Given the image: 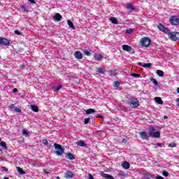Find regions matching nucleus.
I'll return each instance as SVG.
<instances>
[{"label":"nucleus","instance_id":"f257e3e1","mask_svg":"<svg viewBox=\"0 0 179 179\" xmlns=\"http://www.w3.org/2000/svg\"><path fill=\"white\" fill-rule=\"evenodd\" d=\"M156 131V129H154L153 127H150L149 129V136H151L152 138H160V131Z\"/></svg>","mask_w":179,"mask_h":179},{"label":"nucleus","instance_id":"f03ea898","mask_svg":"<svg viewBox=\"0 0 179 179\" xmlns=\"http://www.w3.org/2000/svg\"><path fill=\"white\" fill-rule=\"evenodd\" d=\"M169 38L171 40V41H178L179 40V32H169L168 34Z\"/></svg>","mask_w":179,"mask_h":179},{"label":"nucleus","instance_id":"7ed1b4c3","mask_svg":"<svg viewBox=\"0 0 179 179\" xmlns=\"http://www.w3.org/2000/svg\"><path fill=\"white\" fill-rule=\"evenodd\" d=\"M140 45L141 47H149L150 45V38L148 37L142 38L140 40Z\"/></svg>","mask_w":179,"mask_h":179},{"label":"nucleus","instance_id":"20e7f679","mask_svg":"<svg viewBox=\"0 0 179 179\" xmlns=\"http://www.w3.org/2000/svg\"><path fill=\"white\" fill-rule=\"evenodd\" d=\"M129 104L131 107H133V108H136L139 107V101L136 98H131L129 99Z\"/></svg>","mask_w":179,"mask_h":179},{"label":"nucleus","instance_id":"39448f33","mask_svg":"<svg viewBox=\"0 0 179 179\" xmlns=\"http://www.w3.org/2000/svg\"><path fill=\"white\" fill-rule=\"evenodd\" d=\"M54 146L56 149V154L57 156H62V154L64 153V148H62V146L59 144L55 143Z\"/></svg>","mask_w":179,"mask_h":179},{"label":"nucleus","instance_id":"423d86ee","mask_svg":"<svg viewBox=\"0 0 179 179\" xmlns=\"http://www.w3.org/2000/svg\"><path fill=\"white\" fill-rule=\"evenodd\" d=\"M169 22L173 26H178V24H179V18L177 16H172Z\"/></svg>","mask_w":179,"mask_h":179},{"label":"nucleus","instance_id":"0eeeda50","mask_svg":"<svg viewBox=\"0 0 179 179\" xmlns=\"http://www.w3.org/2000/svg\"><path fill=\"white\" fill-rule=\"evenodd\" d=\"M158 29L161 31H163V33H165V34H169L170 29H169L168 28H166V27H164V25L159 24L157 26Z\"/></svg>","mask_w":179,"mask_h":179},{"label":"nucleus","instance_id":"6e6552de","mask_svg":"<svg viewBox=\"0 0 179 179\" xmlns=\"http://www.w3.org/2000/svg\"><path fill=\"white\" fill-rule=\"evenodd\" d=\"M53 20H55V22H61V20H62V16L61 15V14L57 13L53 15Z\"/></svg>","mask_w":179,"mask_h":179},{"label":"nucleus","instance_id":"1a4fd4ad","mask_svg":"<svg viewBox=\"0 0 179 179\" xmlns=\"http://www.w3.org/2000/svg\"><path fill=\"white\" fill-rule=\"evenodd\" d=\"M1 44H3L4 45H9V44H10V42L9 41V40H8L6 38L0 37V45Z\"/></svg>","mask_w":179,"mask_h":179},{"label":"nucleus","instance_id":"9d476101","mask_svg":"<svg viewBox=\"0 0 179 179\" xmlns=\"http://www.w3.org/2000/svg\"><path fill=\"white\" fill-rule=\"evenodd\" d=\"M65 178L69 179V178H73L75 177V173H73L72 171H67L64 175Z\"/></svg>","mask_w":179,"mask_h":179},{"label":"nucleus","instance_id":"9b49d317","mask_svg":"<svg viewBox=\"0 0 179 179\" xmlns=\"http://www.w3.org/2000/svg\"><path fill=\"white\" fill-rule=\"evenodd\" d=\"M122 48L123 51H127V52H129L132 50V47L128 45H123L122 46Z\"/></svg>","mask_w":179,"mask_h":179},{"label":"nucleus","instance_id":"f8f14e48","mask_svg":"<svg viewBox=\"0 0 179 179\" xmlns=\"http://www.w3.org/2000/svg\"><path fill=\"white\" fill-rule=\"evenodd\" d=\"M74 57H76L78 59H82L83 58V55L80 51H77L74 53Z\"/></svg>","mask_w":179,"mask_h":179},{"label":"nucleus","instance_id":"ddd939ff","mask_svg":"<svg viewBox=\"0 0 179 179\" xmlns=\"http://www.w3.org/2000/svg\"><path fill=\"white\" fill-rule=\"evenodd\" d=\"M122 166L123 169H124L125 170H128V169H129L131 167V165L129 164V162H124Z\"/></svg>","mask_w":179,"mask_h":179},{"label":"nucleus","instance_id":"4468645a","mask_svg":"<svg viewBox=\"0 0 179 179\" xmlns=\"http://www.w3.org/2000/svg\"><path fill=\"white\" fill-rule=\"evenodd\" d=\"M67 23H68V25L69 26V27L71 29H72L73 30H75L76 29V27H75V25H73V22H72V21H71V20H68Z\"/></svg>","mask_w":179,"mask_h":179},{"label":"nucleus","instance_id":"2eb2a0df","mask_svg":"<svg viewBox=\"0 0 179 179\" xmlns=\"http://www.w3.org/2000/svg\"><path fill=\"white\" fill-rule=\"evenodd\" d=\"M101 177L106 179H114V177L111 176V175L107 173H102Z\"/></svg>","mask_w":179,"mask_h":179},{"label":"nucleus","instance_id":"dca6fc26","mask_svg":"<svg viewBox=\"0 0 179 179\" xmlns=\"http://www.w3.org/2000/svg\"><path fill=\"white\" fill-rule=\"evenodd\" d=\"M78 146H80L81 148H85L86 146V144L85 143V141H79L76 143Z\"/></svg>","mask_w":179,"mask_h":179},{"label":"nucleus","instance_id":"f3484780","mask_svg":"<svg viewBox=\"0 0 179 179\" xmlns=\"http://www.w3.org/2000/svg\"><path fill=\"white\" fill-rule=\"evenodd\" d=\"M96 72L97 73H99V75H103V73L106 72V69L98 68Z\"/></svg>","mask_w":179,"mask_h":179},{"label":"nucleus","instance_id":"a211bd4d","mask_svg":"<svg viewBox=\"0 0 179 179\" xmlns=\"http://www.w3.org/2000/svg\"><path fill=\"white\" fill-rule=\"evenodd\" d=\"M31 110L34 111V113H38V106L36 105H31Z\"/></svg>","mask_w":179,"mask_h":179},{"label":"nucleus","instance_id":"6ab92c4d","mask_svg":"<svg viewBox=\"0 0 179 179\" xmlns=\"http://www.w3.org/2000/svg\"><path fill=\"white\" fill-rule=\"evenodd\" d=\"M140 134L143 139H148L149 138V136H148V134H146L145 131L141 132Z\"/></svg>","mask_w":179,"mask_h":179},{"label":"nucleus","instance_id":"aec40b11","mask_svg":"<svg viewBox=\"0 0 179 179\" xmlns=\"http://www.w3.org/2000/svg\"><path fill=\"white\" fill-rule=\"evenodd\" d=\"M94 58L97 59V61H100L101 59H103V55L99 53H95Z\"/></svg>","mask_w":179,"mask_h":179},{"label":"nucleus","instance_id":"412c9836","mask_svg":"<svg viewBox=\"0 0 179 179\" xmlns=\"http://www.w3.org/2000/svg\"><path fill=\"white\" fill-rule=\"evenodd\" d=\"M157 75H158V76H159L160 78H163V76H164V72H163V71L162 70H157L156 71Z\"/></svg>","mask_w":179,"mask_h":179},{"label":"nucleus","instance_id":"4be33fe9","mask_svg":"<svg viewBox=\"0 0 179 179\" xmlns=\"http://www.w3.org/2000/svg\"><path fill=\"white\" fill-rule=\"evenodd\" d=\"M67 159L69 160H75V156L72 153L69 152L67 153Z\"/></svg>","mask_w":179,"mask_h":179},{"label":"nucleus","instance_id":"5701e85b","mask_svg":"<svg viewBox=\"0 0 179 179\" xmlns=\"http://www.w3.org/2000/svg\"><path fill=\"white\" fill-rule=\"evenodd\" d=\"M109 20L111 22V23H113V24H118V21L114 17H110Z\"/></svg>","mask_w":179,"mask_h":179},{"label":"nucleus","instance_id":"b1692460","mask_svg":"<svg viewBox=\"0 0 179 179\" xmlns=\"http://www.w3.org/2000/svg\"><path fill=\"white\" fill-rule=\"evenodd\" d=\"M155 100L157 104H163V101L162 100V98L160 97H155Z\"/></svg>","mask_w":179,"mask_h":179},{"label":"nucleus","instance_id":"393cba45","mask_svg":"<svg viewBox=\"0 0 179 179\" xmlns=\"http://www.w3.org/2000/svg\"><path fill=\"white\" fill-rule=\"evenodd\" d=\"M86 114H93V113H96V110L90 108L85 111Z\"/></svg>","mask_w":179,"mask_h":179},{"label":"nucleus","instance_id":"a878e982","mask_svg":"<svg viewBox=\"0 0 179 179\" xmlns=\"http://www.w3.org/2000/svg\"><path fill=\"white\" fill-rule=\"evenodd\" d=\"M17 171L19 173V174L23 175V174H26V172H24V171H23V169L20 167H17Z\"/></svg>","mask_w":179,"mask_h":179},{"label":"nucleus","instance_id":"bb28decb","mask_svg":"<svg viewBox=\"0 0 179 179\" xmlns=\"http://www.w3.org/2000/svg\"><path fill=\"white\" fill-rule=\"evenodd\" d=\"M127 8L129 9V10H135V7H134V5H132V4H128Z\"/></svg>","mask_w":179,"mask_h":179},{"label":"nucleus","instance_id":"cd10ccee","mask_svg":"<svg viewBox=\"0 0 179 179\" xmlns=\"http://www.w3.org/2000/svg\"><path fill=\"white\" fill-rule=\"evenodd\" d=\"M22 134L24 135V136H29V131H27V129H24L22 130Z\"/></svg>","mask_w":179,"mask_h":179},{"label":"nucleus","instance_id":"c85d7f7f","mask_svg":"<svg viewBox=\"0 0 179 179\" xmlns=\"http://www.w3.org/2000/svg\"><path fill=\"white\" fill-rule=\"evenodd\" d=\"M0 145L2 146V148H4V149L7 150L8 147L6 146V143L1 141L0 143Z\"/></svg>","mask_w":179,"mask_h":179},{"label":"nucleus","instance_id":"c756f323","mask_svg":"<svg viewBox=\"0 0 179 179\" xmlns=\"http://www.w3.org/2000/svg\"><path fill=\"white\" fill-rule=\"evenodd\" d=\"M143 68H150L152 66V64L146 63L142 65Z\"/></svg>","mask_w":179,"mask_h":179},{"label":"nucleus","instance_id":"7c9ffc66","mask_svg":"<svg viewBox=\"0 0 179 179\" xmlns=\"http://www.w3.org/2000/svg\"><path fill=\"white\" fill-rule=\"evenodd\" d=\"M89 122H90V117H87L84 120V124H85V125H87Z\"/></svg>","mask_w":179,"mask_h":179},{"label":"nucleus","instance_id":"2f4dec72","mask_svg":"<svg viewBox=\"0 0 179 179\" xmlns=\"http://www.w3.org/2000/svg\"><path fill=\"white\" fill-rule=\"evenodd\" d=\"M62 89V85H58L57 87H55V92H59V90H61Z\"/></svg>","mask_w":179,"mask_h":179},{"label":"nucleus","instance_id":"473e14b6","mask_svg":"<svg viewBox=\"0 0 179 179\" xmlns=\"http://www.w3.org/2000/svg\"><path fill=\"white\" fill-rule=\"evenodd\" d=\"M126 33H127L128 34H131L134 33V29H127Z\"/></svg>","mask_w":179,"mask_h":179},{"label":"nucleus","instance_id":"72a5a7b5","mask_svg":"<svg viewBox=\"0 0 179 179\" xmlns=\"http://www.w3.org/2000/svg\"><path fill=\"white\" fill-rule=\"evenodd\" d=\"M131 76H132L133 78H141V75L136 73H131Z\"/></svg>","mask_w":179,"mask_h":179},{"label":"nucleus","instance_id":"f704fd0d","mask_svg":"<svg viewBox=\"0 0 179 179\" xmlns=\"http://www.w3.org/2000/svg\"><path fill=\"white\" fill-rule=\"evenodd\" d=\"M151 82H152V83H154V85H155V86H157L158 83H157V80H156V79L152 78V79H151Z\"/></svg>","mask_w":179,"mask_h":179},{"label":"nucleus","instance_id":"c9c22d12","mask_svg":"<svg viewBox=\"0 0 179 179\" xmlns=\"http://www.w3.org/2000/svg\"><path fill=\"white\" fill-rule=\"evenodd\" d=\"M162 176H164V177H169V172L164 171L162 172Z\"/></svg>","mask_w":179,"mask_h":179},{"label":"nucleus","instance_id":"e433bc0d","mask_svg":"<svg viewBox=\"0 0 179 179\" xmlns=\"http://www.w3.org/2000/svg\"><path fill=\"white\" fill-rule=\"evenodd\" d=\"M119 177H120L121 178H122L123 177H125V173L124 172H120L118 174Z\"/></svg>","mask_w":179,"mask_h":179},{"label":"nucleus","instance_id":"4c0bfd02","mask_svg":"<svg viewBox=\"0 0 179 179\" xmlns=\"http://www.w3.org/2000/svg\"><path fill=\"white\" fill-rule=\"evenodd\" d=\"M169 148H176V143H171L169 144Z\"/></svg>","mask_w":179,"mask_h":179},{"label":"nucleus","instance_id":"58836bf2","mask_svg":"<svg viewBox=\"0 0 179 179\" xmlns=\"http://www.w3.org/2000/svg\"><path fill=\"white\" fill-rule=\"evenodd\" d=\"M84 54H85V55H87V57H90V55H91L90 52H89L87 50L84 51Z\"/></svg>","mask_w":179,"mask_h":179},{"label":"nucleus","instance_id":"ea45409f","mask_svg":"<svg viewBox=\"0 0 179 179\" xmlns=\"http://www.w3.org/2000/svg\"><path fill=\"white\" fill-rule=\"evenodd\" d=\"M14 110L15 111V113H22V109L19 108H15Z\"/></svg>","mask_w":179,"mask_h":179},{"label":"nucleus","instance_id":"a19ab883","mask_svg":"<svg viewBox=\"0 0 179 179\" xmlns=\"http://www.w3.org/2000/svg\"><path fill=\"white\" fill-rule=\"evenodd\" d=\"M119 86H120V82L116 81V82L114 83V87H118Z\"/></svg>","mask_w":179,"mask_h":179},{"label":"nucleus","instance_id":"79ce46f5","mask_svg":"<svg viewBox=\"0 0 179 179\" xmlns=\"http://www.w3.org/2000/svg\"><path fill=\"white\" fill-rule=\"evenodd\" d=\"M14 33L17 36H20V34H22V33H20V31H19L18 30H15Z\"/></svg>","mask_w":179,"mask_h":179},{"label":"nucleus","instance_id":"37998d69","mask_svg":"<svg viewBox=\"0 0 179 179\" xmlns=\"http://www.w3.org/2000/svg\"><path fill=\"white\" fill-rule=\"evenodd\" d=\"M42 143H43V145H48V141H47V139H43Z\"/></svg>","mask_w":179,"mask_h":179},{"label":"nucleus","instance_id":"c03bdc74","mask_svg":"<svg viewBox=\"0 0 179 179\" xmlns=\"http://www.w3.org/2000/svg\"><path fill=\"white\" fill-rule=\"evenodd\" d=\"M1 169H2L3 171H6V172L8 171V169L6 167H5V166H2Z\"/></svg>","mask_w":179,"mask_h":179},{"label":"nucleus","instance_id":"a18cd8bd","mask_svg":"<svg viewBox=\"0 0 179 179\" xmlns=\"http://www.w3.org/2000/svg\"><path fill=\"white\" fill-rule=\"evenodd\" d=\"M28 1H29V2H30L32 4L36 3V1H34V0H28Z\"/></svg>","mask_w":179,"mask_h":179},{"label":"nucleus","instance_id":"49530a36","mask_svg":"<svg viewBox=\"0 0 179 179\" xmlns=\"http://www.w3.org/2000/svg\"><path fill=\"white\" fill-rule=\"evenodd\" d=\"M10 110H13V108L15 109V105L14 104H11L10 106Z\"/></svg>","mask_w":179,"mask_h":179},{"label":"nucleus","instance_id":"de8ad7c7","mask_svg":"<svg viewBox=\"0 0 179 179\" xmlns=\"http://www.w3.org/2000/svg\"><path fill=\"white\" fill-rule=\"evenodd\" d=\"M89 179H94L92 174H89Z\"/></svg>","mask_w":179,"mask_h":179},{"label":"nucleus","instance_id":"09e8293b","mask_svg":"<svg viewBox=\"0 0 179 179\" xmlns=\"http://www.w3.org/2000/svg\"><path fill=\"white\" fill-rule=\"evenodd\" d=\"M13 93H17V90L16 88H14L13 90Z\"/></svg>","mask_w":179,"mask_h":179},{"label":"nucleus","instance_id":"8fccbe9b","mask_svg":"<svg viewBox=\"0 0 179 179\" xmlns=\"http://www.w3.org/2000/svg\"><path fill=\"white\" fill-rule=\"evenodd\" d=\"M122 142V143H127V139L126 138H123Z\"/></svg>","mask_w":179,"mask_h":179},{"label":"nucleus","instance_id":"3c124183","mask_svg":"<svg viewBox=\"0 0 179 179\" xmlns=\"http://www.w3.org/2000/svg\"><path fill=\"white\" fill-rule=\"evenodd\" d=\"M176 101H177L176 106H178L179 107V98H178V99H176Z\"/></svg>","mask_w":179,"mask_h":179},{"label":"nucleus","instance_id":"603ef678","mask_svg":"<svg viewBox=\"0 0 179 179\" xmlns=\"http://www.w3.org/2000/svg\"><path fill=\"white\" fill-rule=\"evenodd\" d=\"M157 146H159V148H162V143H157Z\"/></svg>","mask_w":179,"mask_h":179},{"label":"nucleus","instance_id":"864d4df0","mask_svg":"<svg viewBox=\"0 0 179 179\" xmlns=\"http://www.w3.org/2000/svg\"><path fill=\"white\" fill-rule=\"evenodd\" d=\"M177 92H178V94H179V87L177 88Z\"/></svg>","mask_w":179,"mask_h":179},{"label":"nucleus","instance_id":"5fc2aeb1","mask_svg":"<svg viewBox=\"0 0 179 179\" xmlns=\"http://www.w3.org/2000/svg\"><path fill=\"white\" fill-rule=\"evenodd\" d=\"M164 120H167V116H164Z\"/></svg>","mask_w":179,"mask_h":179},{"label":"nucleus","instance_id":"6e6d98bb","mask_svg":"<svg viewBox=\"0 0 179 179\" xmlns=\"http://www.w3.org/2000/svg\"><path fill=\"white\" fill-rule=\"evenodd\" d=\"M0 153H2V150L0 148Z\"/></svg>","mask_w":179,"mask_h":179},{"label":"nucleus","instance_id":"4d7b16f0","mask_svg":"<svg viewBox=\"0 0 179 179\" xmlns=\"http://www.w3.org/2000/svg\"><path fill=\"white\" fill-rule=\"evenodd\" d=\"M4 179H9V178H4Z\"/></svg>","mask_w":179,"mask_h":179},{"label":"nucleus","instance_id":"13d9d810","mask_svg":"<svg viewBox=\"0 0 179 179\" xmlns=\"http://www.w3.org/2000/svg\"><path fill=\"white\" fill-rule=\"evenodd\" d=\"M0 142H1V138H0Z\"/></svg>","mask_w":179,"mask_h":179}]
</instances>
